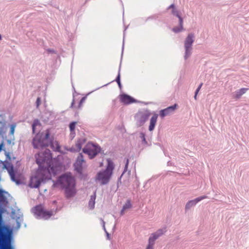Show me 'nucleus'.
<instances>
[{
  "label": "nucleus",
  "instance_id": "nucleus-25",
  "mask_svg": "<svg viewBox=\"0 0 249 249\" xmlns=\"http://www.w3.org/2000/svg\"><path fill=\"white\" fill-rule=\"evenodd\" d=\"M183 30V23L182 24H179V27H174L173 28V31L175 33H178Z\"/></svg>",
  "mask_w": 249,
  "mask_h": 249
},
{
  "label": "nucleus",
  "instance_id": "nucleus-16",
  "mask_svg": "<svg viewBox=\"0 0 249 249\" xmlns=\"http://www.w3.org/2000/svg\"><path fill=\"white\" fill-rule=\"evenodd\" d=\"M120 101L124 104H130L135 102V100L131 96L126 94H122L120 96Z\"/></svg>",
  "mask_w": 249,
  "mask_h": 249
},
{
  "label": "nucleus",
  "instance_id": "nucleus-5",
  "mask_svg": "<svg viewBox=\"0 0 249 249\" xmlns=\"http://www.w3.org/2000/svg\"><path fill=\"white\" fill-rule=\"evenodd\" d=\"M100 151V147L92 142H88L83 149V152L87 154L90 159L94 158Z\"/></svg>",
  "mask_w": 249,
  "mask_h": 249
},
{
  "label": "nucleus",
  "instance_id": "nucleus-20",
  "mask_svg": "<svg viewBox=\"0 0 249 249\" xmlns=\"http://www.w3.org/2000/svg\"><path fill=\"white\" fill-rule=\"evenodd\" d=\"M85 143V140L84 139H79L76 144H75V150L76 151H79L81 148L82 145Z\"/></svg>",
  "mask_w": 249,
  "mask_h": 249
},
{
  "label": "nucleus",
  "instance_id": "nucleus-31",
  "mask_svg": "<svg viewBox=\"0 0 249 249\" xmlns=\"http://www.w3.org/2000/svg\"><path fill=\"white\" fill-rule=\"evenodd\" d=\"M41 104V99L40 97H38L36 99V107L38 108Z\"/></svg>",
  "mask_w": 249,
  "mask_h": 249
},
{
  "label": "nucleus",
  "instance_id": "nucleus-17",
  "mask_svg": "<svg viewBox=\"0 0 249 249\" xmlns=\"http://www.w3.org/2000/svg\"><path fill=\"white\" fill-rule=\"evenodd\" d=\"M158 115L157 114H154L151 117L150 121V124L149 126V130L151 131L154 130L156 124Z\"/></svg>",
  "mask_w": 249,
  "mask_h": 249
},
{
  "label": "nucleus",
  "instance_id": "nucleus-29",
  "mask_svg": "<svg viewBox=\"0 0 249 249\" xmlns=\"http://www.w3.org/2000/svg\"><path fill=\"white\" fill-rule=\"evenodd\" d=\"M128 164H129V160L128 159H127L126 160V163H125V167H124V169L123 173H124V172H125L127 171V168H128Z\"/></svg>",
  "mask_w": 249,
  "mask_h": 249
},
{
  "label": "nucleus",
  "instance_id": "nucleus-14",
  "mask_svg": "<svg viewBox=\"0 0 249 249\" xmlns=\"http://www.w3.org/2000/svg\"><path fill=\"white\" fill-rule=\"evenodd\" d=\"M207 196H203L200 197H198L194 200H190L188 201L185 206V209L186 210H188L190 209L192 207L195 206L197 203L203 200L204 199L207 198Z\"/></svg>",
  "mask_w": 249,
  "mask_h": 249
},
{
  "label": "nucleus",
  "instance_id": "nucleus-2",
  "mask_svg": "<svg viewBox=\"0 0 249 249\" xmlns=\"http://www.w3.org/2000/svg\"><path fill=\"white\" fill-rule=\"evenodd\" d=\"M58 183L65 189L67 197L73 196L76 193L75 180L70 174H66L59 177Z\"/></svg>",
  "mask_w": 249,
  "mask_h": 249
},
{
  "label": "nucleus",
  "instance_id": "nucleus-26",
  "mask_svg": "<svg viewBox=\"0 0 249 249\" xmlns=\"http://www.w3.org/2000/svg\"><path fill=\"white\" fill-rule=\"evenodd\" d=\"M5 197L3 194V191L0 189V202L4 201Z\"/></svg>",
  "mask_w": 249,
  "mask_h": 249
},
{
  "label": "nucleus",
  "instance_id": "nucleus-34",
  "mask_svg": "<svg viewBox=\"0 0 249 249\" xmlns=\"http://www.w3.org/2000/svg\"><path fill=\"white\" fill-rule=\"evenodd\" d=\"M74 100H72V103H71V108H74Z\"/></svg>",
  "mask_w": 249,
  "mask_h": 249
},
{
  "label": "nucleus",
  "instance_id": "nucleus-39",
  "mask_svg": "<svg viewBox=\"0 0 249 249\" xmlns=\"http://www.w3.org/2000/svg\"><path fill=\"white\" fill-rule=\"evenodd\" d=\"M0 150H1V146H0Z\"/></svg>",
  "mask_w": 249,
  "mask_h": 249
},
{
  "label": "nucleus",
  "instance_id": "nucleus-1",
  "mask_svg": "<svg viewBox=\"0 0 249 249\" xmlns=\"http://www.w3.org/2000/svg\"><path fill=\"white\" fill-rule=\"evenodd\" d=\"M36 161L39 168L33 176L29 183V186L32 188H37L41 183L51 178L52 175L56 174L58 167L53 166L51 151L46 149L44 152H40L35 156Z\"/></svg>",
  "mask_w": 249,
  "mask_h": 249
},
{
  "label": "nucleus",
  "instance_id": "nucleus-8",
  "mask_svg": "<svg viewBox=\"0 0 249 249\" xmlns=\"http://www.w3.org/2000/svg\"><path fill=\"white\" fill-rule=\"evenodd\" d=\"M194 35L190 34L186 37L185 42L184 46L185 48V58L187 59L191 54L192 46L194 42Z\"/></svg>",
  "mask_w": 249,
  "mask_h": 249
},
{
  "label": "nucleus",
  "instance_id": "nucleus-15",
  "mask_svg": "<svg viewBox=\"0 0 249 249\" xmlns=\"http://www.w3.org/2000/svg\"><path fill=\"white\" fill-rule=\"evenodd\" d=\"M168 10H171V14L174 16L177 17L179 19V22L180 24H182L183 23V19L180 16L178 11L177 10L174 4H171L170 6L168 7Z\"/></svg>",
  "mask_w": 249,
  "mask_h": 249
},
{
  "label": "nucleus",
  "instance_id": "nucleus-36",
  "mask_svg": "<svg viewBox=\"0 0 249 249\" xmlns=\"http://www.w3.org/2000/svg\"><path fill=\"white\" fill-rule=\"evenodd\" d=\"M197 94H196V92H195V96H194V98L195 99H196V96H197Z\"/></svg>",
  "mask_w": 249,
  "mask_h": 249
},
{
  "label": "nucleus",
  "instance_id": "nucleus-23",
  "mask_svg": "<svg viewBox=\"0 0 249 249\" xmlns=\"http://www.w3.org/2000/svg\"><path fill=\"white\" fill-rule=\"evenodd\" d=\"M40 123L39 121L37 119L35 120L33 122V124H32V129H33V132L34 133H35L36 127L37 126H40Z\"/></svg>",
  "mask_w": 249,
  "mask_h": 249
},
{
  "label": "nucleus",
  "instance_id": "nucleus-30",
  "mask_svg": "<svg viewBox=\"0 0 249 249\" xmlns=\"http://www.w3.org/2000/svg\"><path fill=\"white\" fill-rule=\"evenodd\" d=\"M155 243H151L150 241L148 242V245L146 248V249H153V246L154 245Z\"/></svg>",
  "mask_w": 249,
  "mask_h": 249
},
{
  "label": "nucleus",
  "instance_id": "nucleus-35",
  "mask_svg": "<svg viewBox=\"0 0 249 249\" xmlns=\"http://www.w3.org/2000/svg\"><path fill=\"white\" fill-rule=\"evenodd\" d=\"M117 83H118V86H119V88H121V82H120Z\"/></svg>",
  "mask_w": 249,
  "mask_h": 249
},
{
  "label": "nucleus",
  "instance_id": "nucleus-19",
  "mask_svg": "<svg viewBox=\"0 0 249 249\" xmlns=\"http://www.w3.org/2000/svg\"><path fill=\"white\" fill-rule=\"evenodd\" d=\"M51 147L53 149V150L59 152L61 153H63L61 150V147L57 141L53 142H51Z\"/></svg>",
  "mask_w": 249,
  "mask_h": 249
},
{
  "label": "nucleus",
  "instance_id": "nucleus-27",
  "mask_svg": "<svg viewBox=\"0 0 249 249\" xmlns=\"http://www.w3.org/2000/svg\"><path fill=\"white\" fill-rule=\"evenodd\" d=\"M85 98L84 97L82 98L81 99V100H80V102H79V105H78V107H77V109H80V108H81V107H82V106H83V103H84V101H85Z\"/></svg>",
  "mask_w": 249,
  "mask_h": 249
},
{
  "label": "nucleus",
  "instance_id": "nucleus-4",
  "mask_svg": "<svg viewBox=\"0 0 249 249\" xmlns=\"http://www.w3.org/2000/svg\"><path fill=\"white\" fill-rule=\"evenodd\" d=\"M50 132L49 129L43 133H37L33 138L32 144L34 148L42 149L49 146L50 143Z\"/></svg>",
  "mask_w": 249,
  "mask_h": 249
},
{
  "label": "nucleus",
  "instance_id": "nucleus-6",
  "mask_svg": "<svg viewBox=\"0 0 249 249\" xmlns=\"http://www.w3.org/2000/svg\"><path fill=\"white\" fill-rule=\"evenodd\" d=\"M151 113L148 110L139 112L135 116L137 125L138 126H142L148 119Z\"/></svg>",
  "mask_w": 249,
  "mask_h": 249
},
{
  "label": "nucleus",
  "instance_id": "nucleus-3",
  "mask_svg": "<svg viewBox=\"0 0 249 249\" xmlns=\"http://www.w3.org/2000/svg\"><path fill=\"white\" fill-rule=\"evenodd\" d=\"M107 162L105 169L98 172L95 177L96 181L101 185H105L109 182L115 169V164L110 159H107Z\"/></svg>",
  "mask_w": 249,
  "mask_h": 249
},
{
  "label": "nucleus",
  "instance_id": "nucleus-22",
  "mask_svg": "<svg viewBox=\"0 0 249 249\" xmlns=\"http://www.w3.org/2000/svg\"><path fill=\"white\" fill-rule=\"evenodd\" d=\"M132 207V205L130 202V200H127L126 202L125 203V204L124 205L123 209L121 211V214H123L124 213V212L128 209L131 208Z\"/></svg>",
  "mask_w": 249,
  "mask_h": 249
},
{
  "label": "nucleus",
  "instance_id": "nucleus-28",
  "mask_svg": "<svg viewBox=\"0 0 249 249\" xmlns=\"http://www.w3.org/2000/svg\"><path fill=\"white\" fill-rule=\"evenodd\" d=\"M16 126V125L15 124H13L11 125V126H10V134L11 135L14 134Z\"/></svg>",
  "mask_w": 249,
  "mask_h": 249
},
{
  "label": "nucleus",
  "instance_id": "nucleus-21",
  "mask_svg": "<svg viewBox=\"0 0 249 249\" xmlns=\"http://www.w3.org/2000/svg\"><path fill=\"white\" fill-rule=\"evenodd\" d=\"M96 199L95 193L90 196V200L89 202V207L90 209H93L94 208L95 200Z\"/></svg>",
  "mask_w": 249,
  "mask_h": 249
},
{
  "label": "nucleus",
  "instance_id": "nucleus-10",
  "mask_svg": "<svg viewBox=\"0 0 249 249\" xmlns=\"http://www.w3.org/2000/svg\"><path fill=\"white\" fill-rule=\"evenodd\" d=\"M85 162L83 156L82 154H79L77 160L74 163V166L75 170L79 173L81 174L83 170V163Z\"/></svg>",
  "mask_w": 249,
  "mask_h": 249
},
{
  "label": "nucleus",
  "instance_id": "nucleus-11",
  "mask_svg": "<svg viewBox=\"0 0 249 249\" xmlns=\"http://www.w3.org/2000/svg\"><path fill=\"white\" fill-rule=\"evenodd\" d=\"M177 106V104H175L174 106L169 107L164 109L161 110L160 113V116L161 117H164L166 115L170 114L175 110Z\"/></svg>",
  "mask_w": 249,
  "mask_h": 249
},
{
  "label": "nucleus",
  "instance_id": "nucleus-24",
  "mask_svg": "<svg viewBox=\"0 0 249 249\" xmlns=\"http://www.w3.org/2000/svg\"><path fill=\"white\" fill-rule=\"evenodd\" d=\"M77 124V122H71L70 125H69V127H70V131L71 132V133H73L74 132V130H75V125Z\"/></svg>",
  "mask_w": 249,
  "mask_h": 249
},
{
  "label": "nucleus",
  "instance_id": "nucleus-32",
  "mask_svg": "<svg viewBox=\"0 0 249 249\" xmlns=\"http://www.w3.org/2000/svg\"><path fill=\"white\" fill-rule=\"evenodd\" d=\"M202 85H203V83H201L199 85V86H198V87L197 88V89H196V94H198V92L199 91V90H200V89H201V87L202 86Z\"/></svg>",
  "mask_w": 249,
  "mask_h": 249
},
{
  "label": "nucleus",
  "instance_id": "nucleus-33",
  "mask_svg": "<svg viewBox=\"0 0 249 249\" xmlns=\"http://www.w3.org/2000/svg\"><path fill=\"white\" fill-rule=\"evenodd\" d=\"M116 81L117 82V83H119L120 82V75L119 73L118 74V76L116 78Z\"/></svg>",
  "mask_w": 249,
  "mask_h": 249
},
{
  "label": "nucleus",
  "instance_id": "nucleus-13",
  "mask_svg": "<svg viewBox=\"0 0 249 249\" xmlns=\"http://www.w3.org/2000/svg\"><path fill=\"white\" fill-rule=\"evenodd\" d=\"M166 231L165 229H160L158 230L156 232L152 233L149 238V241L152 244L155 243V241L158 239L160 236L162 235Z\"/></svg>",
  "mask_w": 249,
  "mask_h": 249
},
{
  "label": "nucleus",
  "instance_id": "nucleus-38",
  "mask_svg": "<svg viewBox=\"0 0 249 249\" xmlns=\"http://www.w3.org/2000/svg\"><path fill=\"white\" fill-rule=\"evenodd\" d=\"M1 35H0V40H1Z\"/></svg>",
  "mask_w": 249,
  "mask_h": 249
},
{
  "label": "nucleus",
  "instance_id": "nucleus-37",
  "mask_svg": "<svg viewBox=\"0 0 249 249\" xmlns=\"http://www.w3.org/2000/svg\"><path fill=\"white\" fill-rule=\"evenodd\" d=\"M142 138H143V141L145 142V137H144V135H143Z\"/></svg>",
  "mask_w": 249,
  "mask_h": 249
},
{
  "label": "nucleus",
  "instance_id": "nucleus-7",
  "mask_svg": "<svg viewBox=\"0 0 249 249\" xmlns=\"http://www.w3.org/2000/svg\"><path fill=\"white\" fill-rule=\"evenodd\" d=\"M33 211L35 214L44 219H48L52 215V212L44 210L42 205L36 206Z\"/></svg>",
  "mask_w": 249,
  "mask_h": 249
},
{
  "label": "nucleus",
  "instance_id": "nucleus-9",
  "mask_svg": "<svg viewBox=\"0 0 249 249\" xmlns=\"http://www.w3.org/2000/svg\"><path fill=\"white\" fill-rule=\"evenodd\" d=\"M4 167L7 170L11 179L17 184H20V179L18 177H17L15 174L13 165L10 163H7L6 164H4Z\"/></svg>",
  "mask_w": 249,
  "mask_h": 249
},
{
  "label": "nucleus",
  "instance_id": "nucleus-12",
  "mask_svg": "<svg viewBox=\"0 0 249 249\" xmlns=\"http://www.w3.org/2000/svg\"><path fill=\"white\" fill-rule=\"evenodd\" d=\"M166 231L165 229H160L158 230L156 232L152 233L149 238V241L152 244L155 243V241L158 239L160 236L162 235Z\"/></svg>",
  "mask_w": 249,
  "mask_h": 249
},
{
  "label": "nucleus",
  "instance_id": "nucleus-18",
  "mask_svg": "<svg viewBox=\"0 0 249 249\" xmlns=\"http://www.w3.org/2000/svg\"><path fill=\"white\" fill-rule=\"evenodd\" d=\"M248 90L247 88H242L236 91L233 95V98L236 100L239 99Z\"/></svg>",
  "mask_w": 249,
  "mask_h": 249
}]
</instances>
